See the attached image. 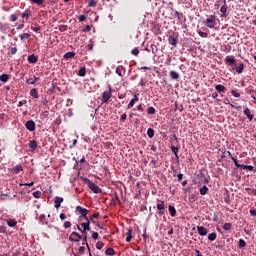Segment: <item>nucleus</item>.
Instances as JSON below:
<instances>
[{
	"mask_svg": "<svg viewBox=\"0 0 256 256\" xmlns=\"http://www.w3.org/2000/svg\"><path fill=\"white\" fill-rule=\"evenodd\" d=\"M202 23L205 25V27H208V29H215L217 26V16L214 14L210 15L208 18L203 20Z\"/></svg>",
	"mask_w": 256,
	"mask_h": 256,
	"instance_id": "1",
	"label": "nucleus"
},
{
	"mask_svg": "<svg viewBox=\"0 0 256 256\" xmlns=\"http://www.w3.org/2000/svg\"><path fill=\"white\" fill-rule=\"evenodd\" d=\"M84 182L86 183V185H88L90 191H93L96 194L103 193V190H101V188H99L97 184H95V182L91 181L89 178H84Z\"/></svg>",
	"mask_w": 256,
	"mask_h": 256,
	"instance_id": "2",
	"label": "nucleus"
},
{
	"mask_svg": "<svg viewBox=\"0 0 256 256\" xmlns=\"http://www.w3.org/2000/svg\"><path fill=\"white\" fill-rule=\"evenodd\" d=\"M76 211L81 215V217H83V219H85L86 221H89V217H87L89 210H87V208L77 206Z\"/></svg>",
	"mask_w": 256,
	"mask_h": 256,
	"instance_id": "3",
	"label": "nucleus"
},
{
	"mask_svg": "<svg viewBox=\"0 0 256 256\" xmlns=\"http://www.w3.org/2000/svg\"><path fill=\"white\" fill-rule=\"evenodd\" d=\"M158 215H165V201L158 200L157 202Z\"/></svg>",
	"mask_w": 256,
	"mask_h": 256,
	"instance_id": "4",
	"label": "nucleus"
},
{
	"mask_svg": "<svg viewBox=\"0 0 256 256\" xmlns=\"http://www.w3.org/2000/svg\"><path fill=\"white\" fill-rule=\"evenodd\" d=\"M223 5L220 8V17L225 18L227 17V9H229V6H227V0H222Z\"/></svg>",
	"mask_w": 256,
	"mask_h": 256,
	"instance_id": "5",
	"label": "nucleus"
},
{
	"mask_svg": "<svg viewBox=\"0 0 256 256\" xmlns=\"http://www.w3.org/2000/svg\"><path fill=\"white\" fill-rule=\"evenodd\" d=\"M81 239H83V237L77 232H72L69 236V241H74L75 243H79Z\"/></svg>",
	"mask_w": 256,
	"mask_h": 256,
	"instance_id": "6",
	"label": "nucleus"
},
{
	"mask_svg": "<svg viewBox=\"0 0 256 256\" xmlns=\"http://www.w3.org/2000/svg\"><path fill=\"white\" fill-rule=\"evenodd\" d=\"M226 65H230V67H237V62H235L234 56H227L225 59Z\"/></svg>",
	"mask_w": 256,
	"mask_h": 256,
	"instance_id": "7",
	"label": "nucleus"
},
{
	"mask_svg": "<svg viewBox=\"0 0 256 256\" xmlns=\"http://www.w3.org/2000/svg\"><path fill=\"white\" fill-rule=\"evenodd\" d=\"M110 97H111V86H109V90L104 91L102 94L103 103H107Z\"/></svg>",
	"mask_w": 256,
	"mask_h": 256,
	"instance_id": "8",
	"label": "nucleus"
},
{
	"mask_svg": "<svg viewBox=\"0 0 256 256\" xmlns=\"http://www.w3.org/2000/svg\"><path fill=\"white\" fill-rule=\"evenodd\" d=\"M25 127H26V129H27L28 131H31V132L35 131V127H36L35 121H33V120H28V121L25 123Z\"/></svg>",
	"mask_w": 256,
	"mask_h": 256,
	"instance_id": "9",
	"label": "nucleus"
},
{
	"mask_svg": "<svg viewBox=\"0 0 256 256\" xmlns=\"http://www.w3.org/2000/svg\"><path fill=\"white\" fill-rule=\"evenodd\" d=\"M91 220H86V222L81 224V227H83L82 233H87V231H91Z\"/></svg>",
	"mask_w": 256,
	"mask_h": 256,
	"instance_id": "10",
	"label": "nucleus"
},
{
	"mask_svg": "<svg viewBox=\"0 0 256 256\" xmlns=\"http://www.w3.org/2000/svg\"><path fill=\"white\" fill-rule=\"evenodd\" d=\"M197 231H198V234L201 235V237H205V235H207L209 233L207 228H205L203 226H197Z\"/></svg>",
	"mask_w": 256,
	"mask_h": 256,
	"instance_id": "11",
	"label": "nucleus"
},
{
	"mask_svg": "<svg viewBox=\"0 0 256 256\" xmlns=\"http://www.w3.org/2000/svg\"><path fill=\"white\" fill-rule=\"evenodd\" d=\"M244 115L247 116V119L249 121H253V119L255 118V115L251 113V110L248 107L244 109Z\"/></svg>",
	"mask_w": 256,
	"mask_h": 256,
	"instance_id": "12",
	"label": "nucleus"
},
{
	"mask_svg": "<svg viewBox=\"0 0 256 256\" xmlns=\"http://www.w3.org/2000/svg\"><path fill=\"white\" fill-rule=\"evenodd\" d=\"M61 203H63V197L56 196L54 198V207H55V209H59V207H61Z\"/></svg>",
	"mask_w": 256,
	"mask_h": 256,
	"instance_id": "13",
	"label": "nucleus"
},
{
	"mask_svg": "<svg viewBox=\"0 0 256 256\" xmlns=\"http://www.w3.org/2000/svg\"><path fill=\"white\" fill-rule=\"evenodd\" d=\"M137 101H139V96L134 95V98L131 99L129 104H128V109H132V107L135 106V103H137Z\"/></svg>",
	"mask_w": 256,
	"mask_h": 256,
	"instance_id": "14",
	"label": "nucleus"
},
{
	"mask_svg": "<svg viewBox=\"0 0 256 256\" xmlns=\"http://www.w3.org/2000/svg\"><path fill=\"white\" fill-rule=\"evenodd\" d=\"M168 43H169L170 45H173L174 47H177V43H178V38H177V36H176V37L170 36V37L168 38Z\"/></svg>",
	"mask_w": 256,
	"mask_h": 256,
	"instance_id": "15",
	"label": "nucleus"
},
{
	"mask_svg": "<svg viewBox=\"0 0 256 256\" xmlns=\"http://www.w3.org/2000/svg\"><path fill=\"white\" fill-rule=\"evenodd\" d=\"M216 91H218V93H226L227 92V88L221 84H218L215 86Z\"/></svg>",
	"mask_w": 256,
	"mask_h": 256,
	"instance_id": "16",
	"label": "nucleus"
},
{
	"mask_svg": "<svg viewBox=\"0 0 256 256\" xmlns=\"http://www.w3.org/2000/svg\"><path fill=\"white\" fill-rule=\"evenodd\" d=\"M37 61H39V58L35 56V54H31L28 56V62L35 64L37 63Z\"/></svg>",
	"mask_w": 256,
	"mask_h": 256,
	"instance_id": "17",
	"label": "nucleus"
},
{
	"mask_svg": "<svg viewBox=\"0 0 256 256\" xmlns=\"http://www.w3.org/2000/svg\"><path fill=\"white\" fill-rule=\"evenodd\" d=\"M133 228H129L127 232L126 242L131 243V240L133 239Z\"/></svg>",
	"mask_w": 256,
	"mask_h": 256,
	"instance_id": "18",
	"label": "nucleus"
},
{
	"mask_svg": "<svg viewBox=\"0 0 256 256\" xmlns=\"http://www.w3.org/2000/svg\"><path fill=\"white\" fill-rule=\"evenodd\" d=\"M233 163L235 164V166L238 168V169H241V167H243V164H239V161L237 160V158L233 157V155H231V152H228Z\"/></svg>",
	"mask_w": 256,
	"mask_h": 256,
	"instance_id": "19",
	"label": "nucleus"
},
{
	"mask_svg": "<svg viewBox=\"0 0 256 256\" xmlns=\"http://www.w3.org/2000/svg\"><path fill=\"white\" fill-rule=\"evenodd\" d=\"M6 223L8 227H16L17 226V221L15 219H6Z\"/></svg>",
	"mask_w": 256,
	"mask_h": 256,
	"instance_id": "20",
	"label": "nucleus"
},
{
	"mask_svg": "<svg viewBox=\"0 0 256 256\" xmlns=\"http://www.w3.org/2000/svg\"><path fill=\"white\" fill-rule=\"evenodd\" d=\"M224 105H230V107H232V109H237V111H239V109H241V106H235L233 104H231V102L229 101V98H225L224 101Z\"/></svg>",
	"mask_w": 256,
	"mask_h": 256,
	"instance_id": "21",
	"label": "nucleus"
},
{
	"mask_svg": "<svg viewBox=\"0 0 256 256\" xmlns=\"http://www.w3.org/2000/svg\"><path fill=\"white\" fill-rule=\"evenodd\" d=\"M243 71H245V64H243V62H241L239 64L238 67H236V73H238L239 75H241V73H243Z\"/></svg>",
	"mask_w": 256,
	"mask_h": 256,
	"instance_id": "22",
	"label": "nucleus"
},
{
	"mask_svg": "<svg viewBox=\"0 0 256 256\" xmlns=\"http://www.w3.org/2000/svg\"><path fill=\"white\" fill-rule=\"evenodd\" d=\"M77 75L78 77H85L87 75V69L85 67H81Z\"/></svg>",
	"mask_w": 256,
	"mask_h": 256,
	"instance_id": "23",
	"label": "nucleus"
},
{
	"mask_svg": "<svg viewBox=\"0 0 256 256\" xmlns=\"http://www.w3.org/2000/svg\"><path fill=\"white\" fill-rule=\"evenodd\" d=\"M168 211H169L171 217H175L177 215V210L175 209V207L173 205H170L168 207Z\"/></svg>",
	"mask_w": 256,
	"mask_h": 256,
	"instance_id": "24",
	"label": "nucleus"
},
{
	"mask_svg": "<svg viewBox=\"0 0 256 256\" xmlns=\"http://www.w3.org/2000/svg\"><path fill=\"white\" fill-rule=\"evenodd\" d=\"M170 149H171L172 153H174L176 159H179V154H178L179 153V147L171 146Z\"/></svg>",
	"mask_w": 256,
	"mask_h": 256,
	"instance_id": "25",
	"label": "nucleus"
},
{
	"mask_svg": "<svg viewBox=\"0 0 256 256\" xmlns=\"http://www.w3.org/2000/svg\"><path fill=\"white\" fill-rule=\"evenodd\" d=\"M170 77H171V79H173L174 81H177V79H179V73H177V72L174 71V70H171V71H170Z\"/></svg>",
	"mask_w": 256,
	"mask_h": 256,
	"instance_id": "26",
	"label": "nucleus"
},
{
	"mask_svg": "<svg viewBox=\"0 0 256 256\" xmlns=\"http://www.w3.org/2000/svg\"><path fill=\"white\" fill-rule=\"evenodd\" d=\"M31 97H34V99H39V93L37 92V89L33 88L30 90Z\"/></svg>",
	"mask_w": 256,
	"mask_h": 256,
	"instance_id": "27",
	"label": "nucleus"
},
{
	"mask_svg": "<svg viewBox=\"0 0 256 256\" xmlns=\"http://www.w3.org/2000/svg\"><path fill=\"white\" fill-rule=\"evenodd\" d=\"M147 136L149 137V139H153V137H155V130L153 128H148Z\"/></svg>",
	"mask_w": 256,
	"mask_h": 256,
	"instance_id": "28",
	"label": "nucleus"
},
{
	"mask_svg": "<svg viewBox=\"0 0 256 256\" xmlns=\"http://www.w3.org/2000/svg\"><path fill=\"white\" fill-rule=\"evenodd\" d=\"M37 146H38L37 141L35 140L30 141L29 147L31 148V151H35L37 149Z\"/></svg>",
	"mask_w": 256,
	"mask_h": 256,
	"instance_id": "29",
	"label": "nucleus"
},
{
	"mask_svg": "<svg viewBox=\"0 0 256 256\" xmlns=\"http://www.w3.org/2000/svg\"><path fill=\"white\" fill-rule=\"evenodd\" d=\"M22 19H29L31 17V10H26L25 12L22 13L21 15Z\"/></svg>",
	"mask_w": 256,
	"mask_h": 256,
	"instance_id": "30",
	"label": "nucleus"
},
{
	"mask_svg": "<svg viewBox=\"0 0 256 256\" xmlns=\"http://www.w3.org/2000/svg\"><path fill=\"white\" fill-rule=\"evenodd\" d=\"M30 2L34 5H38L39 7H42V5L45 3V0H30Z\"/></svg>",
	"mask_w": 256,
	"mask_h": 256,
	"instance_id": "31",
	"label": "nucleus"
},
{
	"mask_svg": "<svg viewBox=\"0 0 256 256\" xmlns=\"http://www.w3.org/2000/svg\"><path fill=\"white\" fill-rule=\"evenodd\" d=\"M73 57H75V52H67L64 54V59L66 60L73 59Z\"/></svg>",
	"mask_w": 256,
	"mask_h": 256,
	"instance_id": "32",
	"label": "nucleus"
},
{
	"mask_svg": "<svg viewBox=\"0 0 256 256\" xmlns=\"http://www.w3.org/2000/svg\"><path fill=\"white\" fill-rule=\"evenodd\" d=\"M0 81H2V83H7L9 81V75L8 74L0 75Z\"/></svg>",
	"mask_w": 256,
	"mask_h": 256,
	"instance_id": "33",
	"label": "nucleus"
},
{
	"mask_svg": "<svg viewBox=\"0 0 256 256\" xmlns=\"http://www.w3.org/2000/svg\"><path fill=\"white\" fill-rule=\"evenodd\" d=\"M246 246H247V242H245V240L243 239H240L238 242V248L243 249V247H246Z\"/></svg>",
	"mask_w": 256,
	"mask_h": 256,
	"instance_id": "34",
	"label": "nucleus"
},
{
	"mask_svg": "<svg viewBox=\"0 0 256 256\" xmlns=\"http://www.w3.org/2000/svg\"><path fill=\"white\" fill-rule=\"evenodd\" d=\"M105 255L113 256V255H115V250L113 248H108L105 251Z\"/></svg>",
	"mask_w": 256,
	"mask_h": 256,
	"instance_id": "35",
	"label": "nucleus"
},
{
	"mask_svg": "<svg viewBox=\"0 0 256 256\" xmlns=\"http://www.w3.org/2000/svg\"><path fill=\"white\" fill-rule=\"evenodd\" d=\"M209 191V188L207 186H203L202 188H200V195H207Z\"/></svg>",
	"mask_w": 256,
	"mask_h": 256,
	"instance_id": "36",
	"label": "nucleus"
},
{
	"mask_svg": "<svg viewBox=\"0 0 256 256\" xmlns=\"http://www.w3.org/2000/svg\"><path fill=\"white\" fill-rule=\"evenodd\" d=\"M215 239H217V233L213 232L208 235L209 241H215Z\"/></svg>",
	"mask_w": 256,
	"mask_h": 256,
	"instance_id": "37",
	"label": "nucleus"
},
{
	"mask_svg": "<svg viewBox=\"0 0 256 256\" xmlns=\"http://www.w3.org/2000/svg\"><path fill=\"white\" fill-rule=\"evenodd\" d=\"M147 113L148 115H155V107L153 106L148 107Z\"/></svg>",
	"mask_w": 256,
	"mask_h": 256,
	"instance_id": "38",
	"label": "nucleus"
},
{
	"mask_svg": "<svg viewBox=\"0 0 256 256\" xmlns=\"http://www.w3.org/2000/svg\"><path fill=\"white\" fill-rule=\"evenodd\" d=\"M29 37H31V34H29V33H24V34L20 35L21 41H25V39H29Z\"/></svg>",
	"mask_w": 256,
	"mask_h": 256,
	"instance_id": "39",
	"label": "nucleus"
},
{
	"mask_svg": "<svg viewBox=\"0 0 256 256\" xmlns=\"http://www.w3.org/2000/svg\"><path fill=\"white\" fill-rule=\"evenodd\" d=\"M103 247H105V243H103L102 241H98L96 243V249L101 250Z\"/></svg>",
	"mask_w": 256,
	"mask_h": 256,
	"instance_id": "40",
	"label": "nucleus"
},
{
	"mask_svg": "<svg viewBox=\"0 0 256 256\" xmlns=\"http://www.w3.org/2000/svg\"><path fill=\"white\" fill-rule=\"evenodd\" d=\"M231 223H225L223 226H222V229H224V231H229L231 230Z\"/></svg>",
	"mask_w": 256,
	"mask_h": 256,
	"instance_id": "41",
	"label": "nucleus"
},
{
	"mask_svg": "<svg viewBox=\"0 0 256 256\" xmlns=\"http://www.w3.org/2000/svg\"><path fill=\"white\" fill-rule=\"evenodd\" d=\"M88 7H97V0H89Z\"/></svg>",
	"mask_w": 256,
	"mask_h": 256,
	"instance_id": "42",
	"label": "nucleus"
},
{
	"mask_svg": "<svg viewBox=\"0 0 256 256\" xmlns=\"http://www.w3.org/2000/svg\"><path fill=\"white\" fill-rule=\"evenodd\" d=\"M82 245H86L88 251H90L89 243H87V236L82 239Z\"/></svg>",
	"mask_w": 256,
	"mask_h": 256,
	"instance_id": "43",
	"label": "nucleus"
},
{
	"mask_svg": "<svg viewBox=\"0 0 256 256\" xmlns=\"http://www.w3.org/2000/svg\"><path fill=\"white\" fill-rule=\"evenodd\" d=\"M241 169H248V171H253V169H255V167H253L251 165H242Z\"/></svg>",
	"mask_w": 256,
	"mask_h": 256,
	"instance_id": "44",
	"label": "nucleus"
},
{
	"mask_svg": "<svg viewBox=\"0 0 256 256\" xmlns=\"http://www.w3.org/2000/svg\"><path fill=\"white\" fill-rule=\"evenodd\" d=\"M33 197H35V199H41V191L37 190L33 193Z\"/></svg>",
	"mask_w": 256,
	"mask_h": 256,
	"instance_id": "45",
	"label": "nucleus"
},
{
	"mask_svg": "<svg viewBox=\"0 0 256 256\" xmlns=\"http://www.w3.org/2000/svg\"><path fill=\"white\" fill-rule=\"evenodd\" d=\"M231 95H233V97H236L237 99H239V97H241V94L239 92H237L236 90H231Z\"/></svg>",
	"mask_w": 256,
	"mask_h": 256,
	"instance_id": "46",
	"label": "nucleus"
},
{
	"mask_svg": "<svg viewBox=\"0 0 256 256\" xmlns=\"http://www.w3.org/2000/svg\"><path fill=\"white\" fill-rule=\"evenodd\" d=\"M71 222L70 221H65L64 222V229H71Z\"/></svg>",
	"mask_w": 256,
	"mask_h": 256,
	"instance_id": "47",
	"label": "nucleus"
},
{
	"mask_svg": "<svg viewBox=\"0 0 256 256\" xmlns=\"http://www.w3.org/2000/svg\"><path fill=\"white\" fill-rule=\"evenodd\" d=\"M59 31H60L61 33H64V31H67V25H60V26H59Z\"/></svg>",
	"mask_w": 256,
	"mask_h": 256,
	"instance_id": "48",
	"label": "nucleus"
},
{
	"mask_svg": "<svg viewBox=\"0 0 256 256\" xmlns=\"http://www.w3.org/2000/svg\"><path fill=\"white\" fill-rule=\"evenodd\" d=\"M83 33H89V31H91V26L86 25L83 29H82Z\"/></svg>",
	"mask_w": 256,
	"mask_h": 256,
	"instance_id": "49",
	"label": "nucleus"
},
{
	"mask_svg": "<svg viewBox=\"0 0 256 256\" xmlns=\"http://www.w3.org/2000/svg\"><path fill=\"white\" fill-rule=\"evenodd\" d=\"M26 83L28 85H35L36 82H35V80L33 78H29V79L26 80Z\"/></svg>",
	"mask_w": 256,
	"mask_h": 256,
	"instance_id": "50",
	"label": "nucleus"
},
{
	"mask_svg": "<svg viewBox=\"0 0 256 256\" xmlns=\"http://www.w3.org/2000/svg\"><path fill=\"white\" fill-rule=\"evenodd\" d=\"M85 19H87V16H85V15H80L78 17V21H80V23H83V21H85Z\"/></svg>",
	"mask_w": 256,
	"mask_h": 256,
	"instance_id": "51",
	"label": "nucleus"
},
{
	"mask_svg": "<svg viewBox=\"0 0 256 256\" xmlns=\"http://www.w3.org/2000/svg\"><path fill=\"white\" fill-rule=\"evenodd\" d=\"M92 239H94V240L99 239V233H97V232H92Z\"/></svg>",
	"mask_w": 256,
	"mask_h": 256,
	"instance_id": "52",
	"label": "nucleus"
},
{
	"mask_svg": "<svg viewBox=\"0 0 256 256\" xmlns=\"http://www.w3.org/2000/svg\"><path fill=\"white\" fill-rule=\"evenodd\" d=\"M93 219H99V213H94V214L90 217V221H93Z\"/></svg>",
	"mask_w": 256,
	"mask_h": 256,
	"instance_id": "53",
	"label": "nucleus"
},
{
	"mask_svg": "<svg viewBox=\"0 0 256 256\" xmlns=\"http://www.w3.org/2000/svg\"><path fill=\"white\" fill-rule=\"evenodd\" d=\"M10 21H12L13 23H15V21H17V15L12 14V15L10 16Z\"/></svg>",
	"mask_w": 256,
	"mask_h": 256,
	"instance_id": "54",
	"label": "nucleus"
},
{
	"mask_svg": "<svg viewBox=\"0 0 256 256\" xmlns=\"http://www.w3.org/2000/svg\"><path fill=\"white\" fill-rule=\"evenodd\" d=\"M198 35H200V37H204V38H206L208 36L207 32H203V31H199Z\"/></svg>",
	"mask_w": 256,
	"mask_h": 256,
	"instance_id": "55",
	"label": "nucleus"
},
{
	"mask_svg": "<svg viewBox=\"0 0 256 256\" xmlns=\"http://www.w3.org/2000/svg\"><path fill=\"white\" fill-rule=\"evenodd\" d=\"M215 9H219L221 7V0L216 1L214 4Z\"/></svg>",
	"mask_w": 256,
	"mask_h": 256,
	"instance_id": "56",
	"label": "nucleus"
},
{
	"mask_svg": "<svg viewBox=\"0 0 256 256\" xmlns=\"http://www.w3.org/2000/svg\"><path fill=\"white\" fill-rule=\"evenodd\" d=\"M10 53H11L12 55H17V47L11 48Z\"/></svg>",
	"mask_w": 256,
	"mask_h": 256,
	"instance_id": "57",
	"label": "nucleus"
},
{
	"mask_svg": "<svg viewBox=\"0 0 256 256\" xmlns=\"http://www.w3.org/2000/svg\"><path fill=\"white\" fill-rule=\"evenodd\" d=\"M137 110H138V111H141V113H143V112L145 111V109L143 108V104H139V105L137 106Z\"/></svg>",
	"mask_w": 256,
	"mask_h": 256,
	"instance_id": "58",
	"label": "nucleus"
},
{
	"mask_svg": "<svg viewBox=\"0 0 256 256\" xmlns=\"http://www.w3.org/2000/svg\"><path fill=\"white\" fill-rule=\"evenodd\" d=\"M131 53H132V55L137 56V55H139V49L135 48V49H133V50L131 51Z\"/></svg>",
	"mask_w": 256,
	"mask_h": 256,
	"instance_id": "59",
	"label": "nucleus"
},
{
	"mask_svg": "<svg viewBox=\"0 0 256 256\" xmlns=\"http://www.w3.org/2000/svg\"><path fill=\"white\" fill-rule=\"evenodd\" d=\"M126 119H127V114L126 113L122 114L121 117H120V120L121 121H126Z\"/></svg>",
	"mask_w": 256,
	"mask_h": 256,
	"instance_id": "60",
	"label": "nucleus"
},
{
	"mask_svg": "<svg viewBox=\"0 0 256 256\" xmlns=\"http://www.w3.org/2000/svg\"><path fill=\"white\" fill-rule=\"evenodd\" d=\"M15 169H16V171H23V166H21V165H16V167H15Z\"/></svg>",
	"mask_w": 256,
	"mask_h": 256,
	"instance_id": "61",
	"label": "nucleus"
},
{
	"mask_svg": "<svg viewBox=\"0 0 256 256\" xmlns=\"http://www.w3.org/2000/svg\"><path fill=\"white\" fill-rule=\"evenodd\" d=\"M78 251H79V253H82V254L85 253L84 246L79 247Z\"/></svg>",
	"mask_w": 256,
	"mask_h": 256,
	"instance_id": "62",
	"label": "nucleus"
},
{
	"mask_svg": "<svg viewBox=\"0 0 256 256\" xmlns=\"http://www.w3.org/2000/svg\"><path fill=\"white\" fill-rule=\"evenodd\" d=\"M7 229L4 226H0V233H6Z\"/></svg>",
	"mask_w": 256,
	"mask_h": 256,
	"instance_id": "63",
	"label": "nucleus"
},
{
	"mask_svg": "<svg viewBox=\"0 0 256 256\" xmlns=\"http://www.w3.org/2000/svg\"><path fill=\"white\" fill-rule=\"evenodd\" d=\"M250 215H252V217H256V210H250Z\"/></svg>",
	"mask_w": 256,
	"mask_h": 256,
	"instance_id": "64",
	"label": "nucleus"
}]
</instances>
